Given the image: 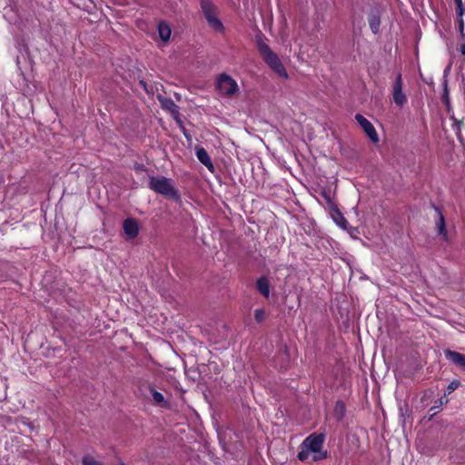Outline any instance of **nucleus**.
I'll return each instance as SVG.
<instances>
[{"label":"nucleus","instance_id":"obj_36","mask_svg":"<svg viewBox=\"0 0 465 465\" xmlns=\"http://www.w3.org/2000/svg\"><path fill=\"white\" fill-rule=\"evenodd\" d=\"M118 465H125L124 461L120 460Z\"/></svg>","mask_w":465,"mask_h":465},{"label":"nucleus","instance_id":"obj_32","mask_svg":"<svg viewBox=\"0 0 465 465\" xmlns=\"http://www.w3.org/2000/svg\"><path fill=\"white\" fill-rule=\"evenodd\" d=\"M462 124V121L457 120L454 123V125L457 127V129H460V125Z\"/></svg>","mask_w":465,"mask_h":465},{"label":"nucleus","instance_id":"obj_29","mask_svg":"<svg viewBox=\"0 0 465 465\" xmlns=\"http://www.w3.org/2000/svg\"><path fill=\"white\" fill-rule=\"evenodd\" d=\"M195 375H200V374H199V372H197L196 371H188V376H189L192 380H193V381H195V380H196Z\"/></svg>","mask_w":465,"mask_h":465},{"label":"nucleus","instance_id":"obj_27","mask_svg":"<svg viewBox=\"0 0 465 465\" xmlns=\"http://www.w3.org/2000/svg\"><path fill=\"white\" fill-rule=\"evenodd\" d=\"M459 17V31H460V34L462 37H464L465 35V33H464V21H463V18L462 16H458Z\"/></svg>","mask_w":465,"mask_h":465},{"label":"nucleus","instance_id":"obj_3","mask_svg":"<svg viewBox=\"0 0 465 465\" xmlns=\"http://www.w3.org/2000/svg\"><path fill=\"white\" fill-rule=\"evenodd\" d=\"M325 435L323 433H312L309 435L302 443V447L307 448L313 453V461H319L327 458V450L322 451Z\"/></svg>","mask_w":465,"mask_h":465},{"label":"nucleus","instance_id":"obj_20","mask_svg":"<svg viewBox=\"0 0 465 465\" xmlns=\"http://www.w3.org/2000/svg\"><path fill=\"white\" fill-rule=\"evenodd\" d=\"M320 195L325 200L328 208H331L337 203L332 200L331 190L330 188H322Z\"/></svg>","mask_w":465,"mask_h":465},{"label":"nucleus","instance_id":"obj_1","mask_svg":"<svg viewBox=\"0 0 465 465\" xmlns=\"http://www.w3.org/2000/svg\"><path fill=\"white\" fill-rule=\"evenodd\" d=\"M257 50L265 64L279 76L288 78L287 71L276 53L263 41V35L260 32L255 35Z\"/></svg>","mask_w":465,"mask_h":465},{"label":"nucleus","instance_id":"obj_12","mask_svg":"<svg viewBox=\"0 0 465 465\" xmlns=\"http://www.w3.org/2000/svg\"><path fill=\"white\" fill-rule=\"evenodd\" d=\"M430 205L434 209V211L439 214V219L436 222L438 234L440 235L443 240H447L448 232L446 230L445 218L441 212V209L439 206H437L434 203H431Z\"/></svg>","mask_w":465,"mask_h":465},{"label":"nucleus","instance_id":"obj_8","mask_svg":"<svg viewBox=\"0 0 465 465\" xmlns=\"http://www.w3.org/2000/svg\"><path fill=\"white\" fill-rule=\"evenodd\" d=\"M158 100L161 103L162 108L167 110L171 113L173 120L178 124V125H182V119L180 114V108L171 98L163 97L162 95L158 96Z\"/></svg>","mask_w":465,"mask_h":465},{"label":"nucleus","instance_id":"obj_28","mask_svg":"<svg viewBox=\"0 0 465 465\" xmlns=\"http://www.w3.org/2000/svg\"><path fill=\"white\" fill-rule=\"evenodd\" d=\"M183 131V135L185 136V138L190 141L191 140V135L189 134V132L186 130V128L183 126V123L182 122V125H179Z\"/></svg>","mask_w":465,"mask_h":465},{"label":"nucleus","instance_id":"obj_13","mask_svg":"<svg viewBox=\"0 0 465 465\" xmlns=\"http://www.w3.org/2000/svg\"><path fill=\"white\" fill-rule=\"evenodd\" d=\"M330 213L333 222L338 226H340L343 230H348V222L343 216L342 213L340 211L337 204L330 208Z\"/></svg>","mask_w":465,"mask_h":465},{"label":"nucleus","instance_id":"obj_15","mask_svg":"<svg viewBox=\"0 0 465 465\" xmlns=\"http://www.w3.org/2000/svg\"><path fill=\"white\" fill-rule=\"evenodd\" d=\"M195 153L198 161L213 172L214 167L207 151L202 146H196Z\"/></svg>","mask_w":465,"mask_h":465},{"label":"nucleus","instance_id":"obj_39","mask_svg":"<svg viewBox=\"0 0 465 465\" xmlns=\"http://www.w3.org/2000/svg\"><path fill=\"white\" fill-rule=\"evenodd\" d=\"M464 373H465V371H464Z\"/></svg>","mask_w":465,"mask_h":465},{"label":"nucleus","instance_id":"obj_34","mask_svg":"<svg viewBox=\"0 0 465 465\" xmlns=\"http://www.w3.org/2000/svg\"><path fill=\"white\" fill-rule=\"evenodd\" d=\"M449 115H450V118L453 121V123H455V122L458 120V119H456V118L454 117V115H453V114H451V113H450Z\"/></svg>","mask_w":465,"mask_h":465},{"label":"nucleus","instance_id":"obj_25","mask_svg":"<svg viewBox=\"0 0 465 465\" xmlns=\"http://www.w3.org/2000/svg\"><path fill=\"white\" fill-rule=\"evenodd\" d=\"M310 452L311 451L307 448L302 447V450H300L297 455L299 460H301V461L306 460L309 457Z\"/></svg>","mask_w":465,"mask_h":465},{"label":"nucleus","instance_id":"obj_23","mask_svg":"<svg viewBox=\"0 0 465 465\" xmlns=\"http://www.w3.org/2000/svg\"><path fill=\"white\" fill-rule=\"evenodd\" d=\"M266 318V313L263 309H256L254 311V319L258 323L262 322Z\"/></svg>","mask_w":465,"mask_h":465},{"label":"nucleus","instance_id":"obj_11","mask_svg":"<svg viewBox=\"0 0 465 465\" xmlns=\"http://www.w3.org/2000/svg\"><path fill=\"white\" fill-rule=\"evenodd\" d=\"M124 232L128 240H134L139 233V223L135 218H127L123 223Z\"/></svg>","mask_w":465,"mask_h":465},{"label":"nucleus","instance_id":"obj_24","mask_svg":"<svg viewBox=\"0 0 465 465\" xmlns=\"http://www.w3.org/2000/svg\"><path fill=\"white\" fill-rule=\"evenodd\" d=\"M83 465H103L101 462L97 461L94 457L90 455H86L83 458L82 460Z\"/></svg>","mask_w":465,"mask_h":465},{"label":"nucleus","instance_id":"obj_14","mask_svg":"<svg viewBox=\"0 0 465 465\" xmlns=\"http://www.w3.org/2000/svg\"><path fill=\"white\" fill-rule=\"evenodd\" d=\"M148 390L152 395L153 401L157 406H160L163 409L169 410L171 408V404L168 401H166L163 395L155 390V388L150 384L148 386Z\"/></svg>","mask_w":465,"mask_h":465},{"label":"nucleus","instance_id":"obj_35","mask_svg":"<svg viewBox=\"0 0 465 465\" xmlns=\"http://www.w3.org/2000/svg\"><path fill=\"white\" fill-rule=\"evenodd\" d=\"M449 69H450V66H449V67H447V68L445 69V71H444V74H446L447 73H449Z\"/></svg>","mask_w":465,"mask_h":465},{"label":"nucleus","instance_id":"obj_26","mask_svg":"<svg viewBox=\"0 0 465 465\" xmlns=\"http://www.w3.org/2000/svg\"><path fill=\"white\" fill-rule=\"evenodd\" d=\"M456 5V13L458 16H463L464 7L462 4V0H454Z\"/></svg>","mask_w":465,"mask_h":465},{"label":"nucleus","instance_id":"obj_9","mask_svg":"<svg viewBox=\"0 0 465 465\" xmlns=\"http://www.w3.org/2000/svg\"><path fill=\"white\" fill-rule=\"evenodd\" d=\"M381 11L379 6H373L371 8L370 13L368 15V23L370 28L374 35H378L380 33V25H381Z\"/></svg>","mask_w":465,"mask_h":465},{"label":"nucleus","instance_id":"obj_31","mask_svg":"<svg viewBox=\"0 0 465 465\" xmlns=\"http://www.w3.org/2000/svg\"><path fill=\"white\" fill-rule=\"evenodd\" d=\"M349 233L352 234V232H357V228H353L348 225V230H346Z\"/></svg>","mask_w":465,"mask_h":465},{"label":"nucleus","instance_id":"obj_30","mask_svg":"<svg viewBox=\"0 0 465 465\" xmlns=\"http://www.w3.org/2000/svg\"><path fill=\"white\" fill-rule=\"evenodd\" d=\"M140 85L143 87V89L146 92V93H149V90L147 88V84L144 80H140L139 82Z\"/></svg>","mask_w":465,"mask_h":465},{"label":"nucleus","instance_id":"obj_19","mask_svg":"<svg viewBox=\"0 0 465 465\" xmlns=\"http://www.w3.org/2000/svg\"><path fill=\"white\" fill-rule=\"evenodd\" d=\"M442 102L446 106L447 114H450L452 113V108L450 105V96H449V89H448V81L444 79L443 81V94H442Z\"/></svg>","mask_w":465,"mask_h":465},{"label":"nucleus","instance_id":"obj_7","mask_svg":"<svg viewBox=\"0 0 465 465\" xmlns=\"http://www.w3.org/2000/svg\"><path fill=\"white\" fill-rule=\"evenodd\" d=\"M355 120L360 124V126L363 129L365 134L368 138L374 143L379 142V135L372 125V124L365 118L362 114H357L355 115Z\"/></svg>","mask_w":465,"mask_h":465},{"label":"nucleus","instance_id":"obj_33","mask_svg":"<svg viewBox=\"0 0 465 465\" xmlns=\"http://www.w3.org/2000/svg\"><path fill=\"white\" fill-rule=\"evenodd\" d=\"M460 53H461L462 54H465V45H462L460 46Z\"/></svg>","mask_w":465,"mask_h":465},{"label":"nucleus","instance_id":"obj_2","mask_svg":"<svg viewBox=\"0 0 465 465\" xmlns=\"http://www.w3.org/2000/svg\"><path fill=\"white\" fill-rule=\"evenodd\" d=\"M148 187L166 199L181 202V195L173 185V181L165 176H149Z\"/></svg>","mask_w":465,"mask_h":465},{"label":"nucleus","instance_id":"obj_21","mask_svg":"<svg viewBox=\"0 0 465 465\" xmlns=\"http://www.w3.org/2000/svg\"><path fill=\"white\" fill-rule=\"evenodd\" d=\"M399 411L404 423L406 417L410 416V409L408 403L404 402L403 404H401L399 407Z\"/></svg>","mask_w":465,"mask_h":465},{"label":"nucleus","instance_id":"obj_6","mask_svg":"<svg viewBox=\"0 0 465 465\" xmlns=\"http://www.w3.org/2000/svg\"><path fill=\"white\" fill-rule=\"evenodd\" d=\"M402 86L403 80L401 73L399 72L392 84L391 95L395 104L401 108L407 103V96L402 91Z\"/></svg>","mask_w":465,"mask_h":465},{"label":"nucleus","instance_id":"obj_17","mask_svg":"<svg viewBox=\"0 0 465 465\" xmlns=\"http://www.w3.org/2000/svg\"><path fill=\"white\" fill-rule=\"evenodd\" d=\"M158 34H159L160 38L164 42H166L170 39L171 28L166 22H164V21L159 22Z\"/></svg>","mask_w":465,"mask_h":465},{"label":"nucleus","instance_id":"obj_22","mask_svg":"<svg viewBox=\"0 0 465 465\" xmlns=\"http://www.w3.org/2000/svg\"><path fill=\"white\" fill-rule=\"evenodd\" d=\"M460 386V381L459 380H453L450 382V384L448 385L445 392H444V396H446L447 394H450L452 393L457 388H459Z\"/></svg>","mask_w":465,"mask_h":465},{"label":"nucleus","instance_id":"obj_38","mask_svg":"<svg viewBox=\"0 0 465 465\" xmlns=\"http://www.w3.org/2000/svg\"><path fill=\"white\" fill-rule=\"evenodd\" d=\"M137 169H139V170H143V165L138 166V167H137Z\"/></svg>","mask_w":465,"mask_h":465},{"label":"nucleus","instance_id":"obj_37","mask_svg":"<svg viewBox=\"0 0 465 465\" xmlns=\"http://www.w3.org/2000/svg\"><path fill=\"white\" fill-rule=\"evenodd\" d=\"M175 96H176L177 100H180V95L178 94H175Z\"/></svg>","mask_w":465,"mask_h":465},{"label":"nucleus","instance_id":"obj_18","mask_svg":"<svg viewBox=\"0 0 465 465\" xmlns=\"http://www.w3.org/2000/svg\"><path fill=\"white\" fill-rule=\"evenodd\" d=\"M345 412H346V407H345L344 402L342 401H337L335 402L334 410H333V414H334L335 419L338 421H341L344 418Z\"/></svg>","mask_w":465,"mask_h":465},{"label":"nucleus","instance_id":"obj_5","mask_svg":"<svg viewBox=\"0 0 465 465\" xmlns=\"http://www.w3.org/2000/svg\"><path fill=\"white\" fill-rule=\"evenodd\" d=\"M217 89L224 95H233L239 91L235 80L227 74H222L217 79Z\"/></svg>","mask_w":465,"mask_h":465},{"label":"nucleus","instance_id":"obj_10","mask_svg":"<svg viewBox=\"0 0 465 465\" xmlns=\"http://www.w3.org/2000/svg\"><path fill=\"white\" fill-rule=\"evenodd\" d=\"M444 355L446 359L458 367L460 371H465V354L446 349L444 350Z\"/></svg>","mask_w":465,"mask_h":465},{"label":"nucleus","instance_id":"obj_4","mask_svg":"<svg viewBox=\"0 0 465 465\" xmlns=\"http://www.w3.org/2000/svg\"><path fill=\"white\" fill-rule=\"evenodd\" d=\"M200 5L209 26L216 32H223L224 26L217 16L216 6L212 2V0H201Z\"/></svg>","mask_w":465,"mask_h":465},{"label":"nucleus","instance_id":"obj_16","mask_svg":"<svg viewBox=\"0 0 465 465\" xmlns=\"http://www.w3.org/2000/svg\"><path fill=\"white\" fill-rule=\"evenodd\" d=\"M257 291L265 298L270 295V281L267 276H261L255 283Z\"/></svg>","mask_w":465,"mask_h":465}]
</instances>
